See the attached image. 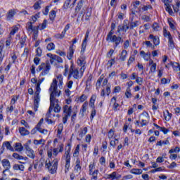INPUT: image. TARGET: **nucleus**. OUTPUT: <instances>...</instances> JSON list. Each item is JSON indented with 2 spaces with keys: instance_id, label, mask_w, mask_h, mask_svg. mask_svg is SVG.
<instances>
[{
  "instance_id": "11",
  "label": "nucleus",
  "mask_w": 180,
  "mask_h": 180,
  "mask_svg": "<svg viewBox=\"0 0 180 180\" xmlns=\"http://www.w3.org/2000/svg\"><path fill=\"white\" fill-rule=\"evenodd\" d=\"M25 148L26 150L25 153L27 157L32 160H34V158H36V153H34V150H33L27 143L25 145Z\"/></svg>"
},
{
  "instance_id": "46",
  "label": "nucleus",
  "mask_w": 180,
  "mask_h": 180,
  "mask_svg": "<svg viewBox=\"0 0 180 180\" xmlns=\"http://www.w3.org/2000/svg\"><path fill=\"white\" fill-rule=\"evenodd\" d=\"M46 49L49 51H53V50L56 49V45H54V43L51 42L48 44Z\"/></svg>"
},
{
  "instance_id": "26",
  "label": "nucleus",
  "mask_w": 180,
  "mask_h": 180,
  "mask_svg": "<svg viewBox=\"0 0 180 180\" xmlns=\"http://www.w3.org/2000/svg\"><path fill=\"white\" fill-rule=\"evenodd\" d=\"M96 98H98L96 94H93L90 98L89 105L90 108H91V109H94L95 108V101H96Z\"/></svg>"
},
{
  "instance_id": "15",
  "label": "nucleus",
  "mask_w": 180,
  "mask_h": 180,
  "mask_svg": "<svg viewBox=\"0 0 180 180\" xmlns=\"http://www.w3.org/2000/svg\"><path fill=\"white\" fill-rule=\"evenodd\" d=\"M77 3V0H66L64 3L63 8L65 9H68V8H74L75 6V4Z\"/></svg>"
},
{
  "instance_id": "21",
  "label": "nucleus",
  "mask_w": 180,
  "mask_h": 180,
  "mask_svg": "<svg viewBox=\"0 0 180 180\" xmlns=\"http://www.w3.org/2000/svg\"><path fill=\"white\" fill-rule=\"evenodd\" d=\"M108 179H111V180H118L122 178V175L120 174H117V173L116 172H112L110 174H108L107 176Z\"/></svg>"
},
{
  "instance_id": "4",
  "label": "nucleus",
  "mask_w": 180,
  "mask_h": 180,
  "mask_svg": "<svg viewBox=\"0 0 180 180\" xmlns=\"http://www.w3.org/2000/svg\"><path fill=\"white\" fill-rule=\"evenodd\" d=\"M59 102L60 101L58 100V102H53V105H51V101H50V107L48 112L46 113V116L48 117H51V116L56 117V115L54 113H60L61 111V106L58 104Z\"/></svg>"
},
{
  "instance_id": "27",
  "label": "nucleus",
  "mask_w": 180,
  "mask_h": 180,
  "mask_svg": "<svg viewBox=\"0 0 180 180\" xmlns=\"http://www.w3.org/2000/svg\"><path fill=\"white\" fill-rule=\"evenodd\" d=\"M149 65L150 66V72L154 73L157 71V63H154V60H149Z\"/></svg>"
},
{
  "instance_id": "62",
  "label": "nucleus",
  "mask_w": 180,
  "mask_h": 180,
  "mask_svg": "<svg viewBox=\"0 0 180 180\" xmlns=\"http://www.w3.org/2000/svg\"><path fill=\"white\" fill-rule=\"evenodd\" d=\"M92 139V136L91 134H87L85 137V141L89 144L91 143V139Z\"/></svg>"
},
{
  "instance_id": "2",
  "label": "nucleus",
  "mask_w": 180,
  "mask_h": 180,
  "mask_svg": "<svg viewBox=\"0 0 180 180\" xmlns=\"http://www.w3.org/2000/svg\"><path fill=\"white\" fill-rule=\"evenodd\" d=\"M44 81V78L39 79L37 80L36 84V91L34 96V112H37V109L39 108V103L40 102V92H41V88H40V85L43 84Z\"/></svg>"
},
{
  "instance_id": "55",
  "label": "nucleus",
  "mask_w": 180,
  "mask_h": 180,
  "mask_svg": "<svg viewBox=\"0 0 180 180\" xmlns=\"http://www.w3.org/2000/svg\"><path fill=\"white\" fill-rule=\"evenodd\" d=\"M18 30H19V28H18V27H16V26L13 27V28H12V30H11V32H10L11 36H14L15 34Z\"/></svg>"
},
{
  "instance_id": "1",
  "label": "nucleus",
  "mask_w": 180,
  "mask_h": 180,
  "mask_svg": "<svg viewBox=\"0 0 180 180\" xmlns=\"http://www.w3.org/2000/svg\"><path fill=\"white\" fill-rule=\"evenodd\" d=\"M56 80L53 81L51 84V86L49 88L50 93V102H51V105L53 106V103L58 102V99L56 98L60 97L61 95V90L57 88L56 85Z\"/></svg>"
},
{
  "instance_id": "8",
  "label": "nucleus",
  "mask_w": 180,
  "mask_h": 180,
  "mask_svg": "<svg viewBox=\"0 0 180 180\" xmlns=\"http://www.w3.org/2000/svg\"><path fill=\"white\" fill-rule=\"evenodd\" d=\"M84 68H81L79 70L78 68H75L72 66L70 68V76L73 77L75 79H79L80 78H82V75H84Z\"/></svg>"
},
{
  "instance_id": "30",
  "label": "nucleus",
  "mask_w": 180,
  "mask_h": 180,
  "mask_svg": "<svg viewBox=\"0 0 180 180\" xmlns=\"http://www.w3.org/2000/svg\"><path fill=\"white\" fill-rule=\"evenodd\" d=\"M88 101H86L83 103V105H82V108L80 110V114L82 115V117H84V113H85V112H86V109H88Z\"/></svg>"
},
{
  "instance_id": "54",
  "label": "nucleus",
  "mask_w": 180,
  "mask_h": 180,
  "mask_svg": "<svg viewBox=\"0 0 180 180\" xmlns=\"http://www.w3.org/2000/svg\"><path fill=\"white\" fill-rule=\"evenodd\" d=\"M70 162H65V174H67V172H70Z\"/></svg>"
},
{
  "instance_id": "3",
  "label": "nucleus",
  "mask_w": 180,
  "mask_h": 180,
  "mask_svg": "<svg viewBox=\"0 0 180 180\" xmlns=\"http://www.w3.org/2000/svg\"><path fill=\"white\" fill-rule=\"evenodd\" d=\"M50 70H51V65H50V62L47 60L46 63H42L38 66L37 72H41L39 77H46V75L50 72Z\"/></svg>"
},
{
  "instance_id": "14",
  "label": "nucleus",
  "mask_w": 180,
  "mask_h": 180,
  "mask_svg": "<svg viewBox=\"0 0 180 180\" xmlns=\"http://www.w3.org/2000/svg\"><path fill=\"white\" fill-rule=\"evenodd\" d=\"M44 165L42 162H39V159H37L33 161L32 166L34 167V169L37 171V172H40V170L42 169L43 166Z\"/></svg>"
},
{
  "instance_id": "13",
  "label": "nucleus",
  "mask_w": 180,
  "mask_h": 180,
  "mask_svg": "<svg viewBox=\"0 0 180 180\" xmlns=\"http://www.w3.org/2000/svg\"><path fill=\"white\" fill-rule=\"evenodd\" d=\"M162 2L165 4V11L169 13V15H172L174 14V11H172V8H171V4L172 0H162Z\"/></svg>"
},
{
  "instance_id": "52",
  "label": "nucleus",
  "mask_w": 180,
  "mask_h": 180,
  "mask_svg": "<svg viewBox=\"0 0 180 180\" xmlns=\"http://www.w3.org/2000/svg\"><path fill=\"white\" fill-rule=\"evenodd\" d=\"M94 169H95V162H91L90 165H89V174L91 172H94Z\"/></svg>"
},
{
  "instance_id": "57",
  "label": "nucleus",
  "mask_w": 180,
  "mask_h": 180,
  "mask_svg": "<svg viewBox=\"0 0 180 180\" xmlns=\"http://www.w3.org/2000/svg\"><path fill=\"white\" fill-rule=\"evenodd\" d=\"M56 11L53 10L51 11L50 14H49V18L51 19V20H53V19L56 18Z\"/></svg>"
},
{
  "instance_id": "6",
  "label": "nucleus",
  "mask_w": 180,
  "mask_h": 180,
  "mask_svg": "<svg viewBox=\"0 0 180 180\" xmlns=\"http://www.w3.org/2000/svg\"><path fill=\"white\" fill-rule=\"evenodd\" d=\"M58 166V159L55 158L52 162L46 160L45 167L47 168L50 174H56L57 172V167Z\"/></svg>"
},
{
  "instance_id": "42",
  "label": "nucleus",
  "mask_w": 180,
  "mask_h": 180,
  "mask_svg": "<svg viewBox=\"0 0 180 180\" xmlns=\"http://www.w3.org/2000/svg\"><path fill=\"white\" fill-rule=\"evenodd\" d=\"M86 99H88V96L82 94L77 98V102H80V103H82L83 102H85Z\"/></svg>"
},
{
  "instance_id": "44",
  "label": "nucleus",
  "mask_w": 180,
  "mask_h": 180,
  "mask_svg": "<svg viewBox=\"0 0 180 180\" xmlns=\"http://www.w3.org/2000/svg\"><path fill=\"white\" fill-rule=\"evenodd\" d=\"M140 25V21H134V22H131L129 23V29H134V27H137V26H139Z\"/></svg>"
},
{
  "instance_id": "20",
  "label": "nucleus",
  "mask_w": 180,
  "mask_h": 180,
  "mask_svg": "<svg viewBox=\"0 0 180 180\" xmlns=\"http://www.w3.org/2000/svg\"><path fill=\"white\" fill-rule=\"evenodd\" d=\"M81 159L77 158L75 166V172H77V174H79L81 172Z\"/></svg>"
},
{
  "instance_id": "19",
  "label": "nucleus",
  "mask_w": 180,
  "mask_h": 180,
  "mask_svg": "<svg viewBox=\"0 0 180 180\" xmlns=\"http://www.w3.org/2000/svg\"><path fill=\"white\" fill-rule=\"evenodd\" d=\"M130 29V25L126 23V21H124V25H119L117 27V32L120 33V32H127Z\"/></svg>"
},
{
  "instance_id": "18",
  "label": "nucleus",
  "mask_w": 180,
  "mask_h": 180,
  "mask_svg": "<svg viewBox=\"0 0 180 180\" xmlns=\"http://www.w3.org/2000/svg\"><path fill=\"white\" fill-rule=\"evenodd\" d=\"M56 80V86H57V84L59 86L60 89H63V75H58L56 76V78L53 79V81Z\"/></svg>"
},
{
  "instance_id": "22",
  "label": "nucleus",
  "mask_w": 180,
  "mask_h": 180,
  "mask_svg": "<svg viewBox=\"0 0 180 180\" xmlns=\"http://www.w3.org/2000/svg\"><path fill=\"white\" fill-rule=\"evenodd\" d=\"M149 40H150V41H153L155 46H158L160 44V38L157 36H154L153 34H150Z\"/></svg>"
},
{
  "instance_id": "64",
  "label": "nucleus",
  "mask_w": 180,
  "mask_h": 180,
  "mask_svg": "<svg viewBox=\"0 0 180 180\" xmlns=\"http://www.w3.org/2000/svg\"><path fill=\"white\" fill-rule=\"evenodd\" d=\"M136 84H138L139 85H143V78H142V77H138L136 79Z\"/></svg>"
},
{
  "instance_id": "32",
  "label": "nucleus",
  "mask_w": 180,
  "mask_h": 180,
  "mask_svg": "<svg viewBox=\"0 0 180 180\" xmlns=\"http://www.w3.org/2000/svg\"><path fill=\"white\" fill-rule=\"evenodd\" d=\"M70 153H71V148H69L67 151L65 152V162H71V155H70Z\"/></svg>"
},
{
  "instance_id": "47",
  "label": "nucleus",
  "mask_w": 180,
  "mask_h": 180,
  "mask_svg": "<svg viewBox=\"0 0 180 180\" xmlns=\"http://www.w3.org/2000/svg\"><path fill=\"white\" fill-rule=\"evenodd\" d=\"M109 140H113L115 139V131L113 129H110L108 134Z\"/></svg>"
},
{
  "instance_id": "12",
  "label": "nucleus",
  "mask_w": 180,
  "mask_h": 180,
  "mask_svg": "<svg viewBox=\"0 0 180 180\" xmlns=\"http://www.w3.org/2000/svg\"><path fill=\"white\" fill-rule=\"evenodd\" d=\"M88 133V128L87 127H83L80 128L79 130L77 131V140L79 141H81L82 139H84V136Z\"/></svg>"
},
{
  "instance_id": "17",
  "label": "nucleus",
  "mask_w": 180,
  "mask_h": 180,
  "mask_svg": "<svg viewBox=\"0 0 180 180\" xmlns=\"http://www.w3.org/2000/svg\"><path fill=\"white\" fill-rule=\"evenodd\" d=\"M1 165L5 171H9L11 168V162L8 159H3L1 160Z\"/></svg>"
},
{
  "instance_id": "61",
  "label": "nucleus",
  "mask_w": 180,
  "mask_h": 180,
  "mask_svg": "<svg viewBox=\"0 0 180 180\" xmlns=\"http://www.w3.org/2000/svg\"><path fill=\"white\" fill-rule=\"evenodd\" d=\"M132 6H134V9H137L140 6V1H136L132 2Z\"/></svg>"
},
{
  "instance_id": "33",
  "label": "nucleus",
  "mask_w": 180,
  "mask_h": 180,
  "mask_svg": "<svg viewBox=\"0 0 180 180\" xmlns=\"http://www.w3.org/2000/svg\"><path fill=\"white\" fill-rule=\"evenodd\" d=\"M168 46L170 50H174V49H175V42H174L172 37L168 39Z\"/></svg>"
},
{
  "instance_id": "63",
  "label": "nucleus",
  "mask_w": 180,
  "mask_h": 180,
  "mask_svg": "<svg viewBox=\"0 0 180 180\" xmlns=\"http://www.w3.org/2000/svg\"><path fill=\"white\" fill-rule=\"evenodd\" d=\"M27 29H28V30H34V27L32 25V22L27 23Z\"/></svg>"
},
{
  "instance_id": "5",
  "label": "nucleus",
  "mask_w": 180,
  "mask_h": 180,
  "mask_svg": "<svg viewBox=\"0 0 180 180\" xmlns=\"http://www.w3.org/2000/svg\"><path fill=\"white\" fill-rule=\"evenodd\" d=\"M106 41L108 43H114V48L116 49L120 44V42L123 41V38L114 35L113 32L110 31L107 35Z\"/></svg>"
},
{
  "instance_id": "53",
  "label": "nucleus",
  "mask_w": 180,
  "mask_h": 180,
  "mask_svg": "<svg viewBox=\"0 0 180 180\" xmlns=\"http://www.w3.org/2000/svg\"><path fill=\"white\" fill-rule=\"evenodd\" d=\"M152 27L155 32H159V30H161V27H160V25L156 22L153 23Z\"/></svg>"
},
{
  "instance_id": "34",
  "label": "nucleus",
  "mask_w": 180,
  "mask_h": 180,
  "mask_svg": "<svg viewBox=\"0 0 180 180\" xmlns=\"http://www.w3.org/2000/svg\"><path fill=\"white\" fill-rule=\"evenodd\" d=\"M140 120L150 121V115L147 112H143L140 116Z\"/></svg>"
},
{
  "instance_id": "50",
  "label": "nucleus",
  "mask_w": 180,
  "mask_h": 180,
  "mask_svg": "<svg viewBox=\"0 0 180 180\" xmlns=\"http://www.w3.org/2000/svg\"><path fill=\"white\" fill-rule=\"evenodd\" d=\"M37 131L41 133V134H44L45 136L49 133V131L47 129H44L41 127L37 128Z\"/></svg>"
},
{
  "instance_id": "58",
  "label": "nucleus",
  "mask_w": 180,
  "mask_h": 180,
  "mask_svg": "<svg viewBox=\"0 0 180 180\" xmlns=\"http://www.w3.org/2000/svg\"><path fill=\"white\" fill-rule=\"evenodd\" d=\"M141 120V127H144V126H147L150 121L147 120Z\"/></svg>"
},
{
  "instance_id": "29",
  "label": "nucleus",
  "mask_w": 180,
  "mask_h": 180,
  "mask_svg": "<svg viewBox=\"0 0 180 180\" xmlns=\"http://www.w3.org/2000/svg\"><path fill=\"white\" fill-rule=\"evenodd\" d=\"M126 58H127V51L122 50L120 53V61H126Z\"/></svg>"
},
{
  "instance_id": "49",
  "label": "nucleus",
  "mask_w": 180,
  "mask_h": 180,
  "mask_svg": "<svg viewBox=\"0 0 180 180\" xmlns=\"http://www.w3.org/2000/svg\"><path fill=\"white\" fill-rule=\"evenodd\" d=\"M103 81V77L101 76L96 83V89L101 88V83Z\"/></svg>"
},
{
  "instance_id": "45",
  "label": "nucleus",
  "mask_w": 180,
  "mask_h": 180,
  "mask_svg": "<svg viewBox=\"0 0 180 180\" xmlns=\"http://www.w3.org/2000/svg\"><path fill=\"white\" fill-rule=\"evenodd\" d=\"M163 36L165 37H167V39H170L172 37V35H171V32L167 30V28L164 27L163 28Z\"/></svg>"
},
{
  "instance_id": "43",
  "label": "nucleus",
  "mask_w": 180,
  "mask_h": 180,
  "mask_svg": "<svg viewBox=\"0 0 180 180\" xmlns=\"http://www.w3.org/2000/svg\"><path fill=\"white\" fill-rule=\"evenodd\" d=\"M15 150L18 153H20V151H23V146H22V143H16L15 146Z\"/></svg>"
},
{
  "instance_id": "25",
  "label": "nucleus",
  "mask_w": 180,
  "mask_h": 180,
  "mask_svg": "<svg viewBox=\"0 0 180 180\" xmlns=\"http://www.w3.org/2000/svg\"><path fill=\"white\" fill-rule=\"evenodd\" d=\"M15 15H16V11H15V9L9 10L6 14L7 20H11V19H13Z\"/></svg>"
},
{
  "instance_id": "24",
  "label": "nucleus",
  "mask_w": 180,
  "mask_h": 180,
  "mask_svg": "<svg viewBox=\"0 0 180 180\" xmlns=\"http://www.w3.org/2000/svg\"><path fill=\"white\" fill-rule=\"evenodd\" d=\"M140 55L141 56V57H143L145 61H150V60H151V53L149 52L146 53L144 51H141L140 52Z\"/></svg>"
},
{
  "instance_id": "10",
  "label": "nucleus",
  "mask_w": 180,
  "mask_h": 180,
  "mask_svg": "<svg viewBox=\"0 0 180 180\" xmlns=\"http://www.w3.org/2000/svg\"><path fill=\"white\" fill-rule=\"evenodd\" d=\"M48 57H50V63L53 65H57V64H63V58L57 55H53L51 53L47 54Z\"/></svg>"
},
{
  "instance_id": "59",
  "label": "nucleus",
  "mask_w": 180,
  "mask_h": 180,
  "mask_svg": "<svg viewBox=\"0 0 180 180\" xmlns=\"http://www.w3.org/2000/svg\"><path fill=\"white\" fill-rule=\"evenodd\" d=\"M168 23L172 30H176L175 24H174V21H171L170 20H168Z\"/></svg>"
},
{
  "instance_id": "37",
  "label": "nucleus",
  "mask_w": 180,
  "mask_h": 180,
  "mask_svg": "<svg viewBox=\"0 0 180 180\" xmlns=\"http://www.w3.org/2000/svg\"><path fill=\"white\" fill-rule=\"evenodd\" d=\"M13 158H15V160H24L26 161V160H27V158L26 157H23L22 155H20L18 153H13Z\"/></svg>"
},
{
  "instance_id": "7",
  "label": "nucleus",
  "mask_w": 180,
  "mask_h": 180,
  "mask_svg": "<svg viewBox=\"0 0 180 180\" xmlns=\"http://www.w3.org/2000/svg\"><path fill=\"white\" fill-rule=\"evenodd\" d=\"M64 151V144L59 143L57 148H51L47 150V155L49 158H51V157H57L58 155V153H63Z\"/></svg>"
},
{
  "instance_id": "60",
  "label": "nucleus",
  "mask_w": 180,
  "mask_h": 180,
  "mask_svg": "<svg viewBox=\"0 0 180 180\" xmlns=\"http://www.w3.org/2000/svg\"><path fill=\"white\" fill-rule=\"evenodd\" d=\"M179 3H177V1H176V5L173 6L174 12H179Z\"/></svg>"
},
{
  "instance_id": "16",
  "label": "nucleus",
  "mask_w": 180,
  "mask_h": 180,
  "mask_svg": "<svg viewBox=\"0 0 180 180\" xmlns=\"http://www.w3.org/2000/svg\"><path fill=\"white\" fill-rule=\"evenodd\" d=\"M89 37V32L87 31L85 34V38L82 44L81 53H85V49H86V44L88 43V38Z\"/></svg>"
},
{
  "instance_id": "48",
  "label": "nucleus",
  "mask_w": 180,
  "mask_h": 180,
  "mask_svg": "<svg viewBox=\"0 0 180 180\" xmlns=\"http://www.w3.org/2000/svg\"><path fill=\"white\" fill-rule=\"evenodd\" d=\"M125 96L127 98V99H129V98H131L132 94H131V89L129 88H127L126 91H125Z\"/></svg>"
},
{
  "instance_id": "36",
  "label": "nucleus",
  "mask_w": 180,
  "mask_h": 180,
  "mask_svg": "<svg viewBox=\"0 0 180 180\" xmlns=\"http://www.w3.org/2000/svg\"><path fill=\"white\" fill-rule=\"evenodd\" d=\"M130 174L134 175H141L143 174V170L141 169H132L130 170Z\"/></svg>"
},
{
  "instance_id": "41",
  "label": "nucleus",
  "mask_w": 180,
  "mask_h": 180,
  "mask_svg": "<svg viewBox=\"0 0 180 180\" xmlns=\"http://www.w3.org/2000/svg\"><path fill=\"white\" fill-rule=\"evenodd\" d=\"M34 144L35 146H40L41 144H42V146H44V144H46V140H44V139H41V140L34 139Z\"/></svg>"
},
{
  "instance_id": "38",
  "label": "nucleus",
  "mask_w": 180,
  "mask_h": 180,
  "mask_svg": "<svg viewBox=\"0 0 180 180\" xmlns=\"http://www.w3.org/2000/svg\"><path fill=\"white\" fill-rule=\"evenodd\" d=\"M13 169L15 171H23L25 169V166H23V165L15 164L13 165Z\"/></svg>"
},
{
  "instance_id": "51",
  "label": "nucleus",
  "mask_w": 180,
  "mask_h": 180,
  "mask_svg": "<svg viewBox=\"0 0 180 180\" xmlns=\"http://www.w3.org/2000/svg\"><path fill=\"white\" fill-rule=\"evenodd\" d=\"M116 141H117V139H116V137H114V139L110 140V146L115 148V147H116Z\"/></svg>"
},
{
  "instance_id": "9",
  "label": "nucleus",
  "mask_w": 180,
  "mask_h": 180,
  "mask_svg": "<svg viewBox=\"0 0 180 180\" xmlns=\"http://www.w3.org/2000/svg\"><path fill=\"white\" fill-rule=\"evenodd\" d=\"M72 112V109L71 105H65L63 106V122L64 124L67 123V120H68V117L71 116V113Z\"/></svg>"
},
{
  "instance_id": "35",
  "label": "nucleus",
  "mask_w": 180,
  "mask_h": 180,
  "mask_svg": "<svg viewBox=\"0 0 180 180\" xmlns=\"http://www.w3.org/2000/svg\"><path fill=\"white\" fill-rule=\"evenodd\" d=\"M89 174L92 176L91 179L98 180V174H99V170L96 169L94 172H91Z\"/></svg>"
},
{
  "instance_id": "56",
  "label": "nucleus",
  "mask_w": 180,
  "mask_h": 180,
  "mask_svg": "<svg viewBox=\"0 0 180 180\" xmlns=\"http://www.w3.org/2000/svg\"><path fill=\"white\" fill-rule=\"evenodd\" d=\"M79 148H80L79 145H77L73 153L74 157H78V155L79 154Z\"/></svg>"
},
{
  "instance_id": "31",
  "label": "nucleus",
  "mask_w": 180,
  "mask_h": 180,
  "mask_svg": "<svg viewBox=\"0 0 180 180\" xmlns=\"http://www.w3.org/2000/svg\"><path fill=\"white\" fill-rule=\"evenodd\" d=\"M19 133L21 134V136H29V134H30L29 130L26 129L25 127H20Z\"/></svg>"
},
{
  "instance_id": "23",
  "label": "nucleus",
  "mask_w": 180,
  "mask_h": 180,
  "mask_svg": "<svg viewBox=\"0 0 180 180\" xmlns=\"http://www.w3.org/2000/svg\"><path fill=\"white\" fill-rule=\"evenodd\" d=\"M77 64L80 65L81 68H84L85 70V65L86 64V61H85V56H80L77 59Z\"/></svg>"
},
{
  "instance_id": "40",
  "label": "nucleus",
  "mask_w": 180,
  "mask_h": 180,
  "mask_svg": "<svg viewBox=\"0 0 180 180\" xmlns=\"http://www.w3.org/2000/svg\"><path fill=\"white\" fill-rule=\"evenodd\" d=\"M164 117L167 122H169L172 117V114L169 113V111L166 110V112H164Z\"/></svg>"
},
{
  "instance_id": "39",
  "label": "nucleus",
  "mask_w": 180,
  "mask_h": 180,
  "mask_svg": "<svg viewBox=\"0 0 180 180\" xmlns=\"http://www.w3.org/2000/svg\"><path fill=\"white\" fill-rule=\"evenodd\" d=\"M4 146L7 148V150H9L10 151H15V149L13 147H12V145H11V142L6 141L3 143V146Z\"/></svg>"
},
{
  "instance_id": "28",
  "label": "nucleus",
  "mask_w": 180,
  "mask_h": 180,
  "mask_svg": "<svg viewBox=\"0 0 180 180\" xmlns=\"http://www.w3.org/2000/svg\"><path fill=\"white\" fill-rule=\"evenodd\" d=\"M85 2V0H79L77 3V6L75 7V12L78 13L81 11L82 8V6H84V4Z\"/></svg>"
}]
</instances>
